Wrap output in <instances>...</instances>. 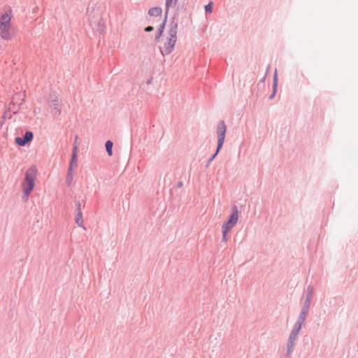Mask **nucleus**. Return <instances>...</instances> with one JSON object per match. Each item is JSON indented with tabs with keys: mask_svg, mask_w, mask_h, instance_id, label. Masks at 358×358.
<instances>
[{
	"mask_svg": "<svg viewBox=\"0 0 358 358\" xmlns=\"http://www.w3.org/2000/svg\"><path fill=\"white\" fill-rule=\"evenodd\" d=\"M307 314L305 313H302L300 311L299 315L297 318V320L296 321V324H299L301 326H303V323L305 322L306 318L307 317Z\"/></svg>",
	"mask_w": 358,
	"mask_h": 358,
	"instance_id": "obj_16",
	"label": "nucleus"
},
{
	"mask_svg": "<svg viewBox=\"0 0 358 358\" xmlns=\"http://www.w3.org/2000/svg\"><path fill=\"white\" fill-rule=\"evenodd\" d=\"M310 299L307 298L301 310V312L305 313L308 315V310H309V307H310Z\"/></svg>",
	"mask_w": 358,
	"mask_h": 358,
	"instance_id": "obj_17",
	"label": "nucleus"
},
{
	"mask_svg": "<svg viewBox=\"0 0 358 358\" xmlns=\"http://www.w3.org/2000/svg\"><path fill=\"white\" fill-rule=\"evenodd\" d=\"M73 174L74 169L72 167H69L66 174V185L68 187H70L72 184L73 180Z\"/></svg>",
	"mask_w": 358,
	"mask_h": 358,
	"instance_id": "obj_10",
	"label": "nucleus"
},
{
	"mask_svg": "<svg viewBox=\"0 0 358 358\" xmlns=\"http://www.w3.org/2000/svg\"><path fill=\"white\" fill-rule=\"evenodd\" d=\"M302 327L294 323L287 338V355H290L293 351L296 341L302 329Z\"/></svg>",
	"mask_w": 358,
	"mask_h": 358,
	"instance_id": "obj_5",
	"label": "nucleus"
},
{
	"mask_svg": "<svg viewBox=\"0 0 358 358\" xmlns=\"http://www.w3.org/2000/svg\"><path fill=\"white\" fill-rule=\"evenodd\" d=\"M37 169L33 166L29 168L24 174V178L21 183L22 191V199L27 201L29 199L30 193L35 187Z\"/></svg>",
	"mask_w": 358,
	"mask_h": 358,
	"instance_id": "obj_4",
	"label": "nucleus"
},
{
	"mask_svg": "<svg viewBox=\"0 0 358 358\" xmlns=\"http://www.w3.org/2000/svg\"><path fill=\"white\" fill-rule=\"evenodd\" d=\"M238 220V210L236 206L233 208V212L229 220L222 225V230L231 231L236 224Z\"/></svg>",
	"mask_w": 358,
	"mask_h": 358,
	"instance_id": "obj_7",
	"label": "nucleus"
},
{
	"mask_svg": "<svg viewBox=\"0 0 358 358\" xmlns=\"http://www.w3.org/2000/svg\"><path fill=\"white\" fill-rule=\"evenodd\" d=\"M77 159H78L77 155H72L69 167H72L74 169L77 166Z\"/></svg>",
	"mask_w": 358,
	"mask_h": 358,
	"instance_id": "obj_19",
	"label": "nucleus"
},
{
	"mask_svg": "<svg viewBox=\"0 0 358 358\" xmlns=\"http://www.w3.org/2000/svg\"><path fill=\"white\" fill-rule=\"evenodd\" d=\"M75 222L78 227L82 228L83 230H86V228L84 226V221L82 213H76Z\"/></svg>",
	"mask_w": 358,
	"mask_h": 358,
	"instance_id": "obj_11",
	"label": "nucleus"
},
{
	"mask_svg": "<svg viewBox=\"0 0 358 358\" xmlns=\"http://www.w3.org/2000/svg\"><path fill=\"white\" fill-rule=\"evenodd\" d=\"M229 232V231L222 230V241L224 242V243L227 242V234H228Z\"/></svg>",
	"mask_w": 358,
	"mask_h": 358,
	"instance_id": "obj_20",
	"label": "nucleus"
},
{
	"mask_svg": "<svg viewBox=\"0 0 358 358\" xmlns=\"http://www.w3.org/2000/svg\"><path fill=\"white\" fill-rule=\"evenodd\" d=\"M13 12L10 7L0 11V38L6 41L12 40L15 36V29L12 23Z\"/></svg>",
	"mask_w": 358,
	"mask_h": 358,
	"instance_id": "obj_1",
	"label": "nucleus"
},
{
	"mask_svg": "<svg viewBox=\"0 0 358 358\" xmlns=\"http://www.w3.org/2000/svg\"><path fill=\"white\" fill-rule=\"evenodd\" d=\"M178 0H164L165 9L166 10V15H169V10L173 8L177 5Z\"/></svg>",
	"mask_w": 358,
	"mask_h": 358,
	"instance_id": "obj_12",
	"label": "nucleus"
},
{
	"mask_svg": "<svg viewBox=\"0 0 358 358\" xmlns=\"http://www.w3.org/2000/svg\"><path fill=\"white\" fill-rule=\"evenodd\" d=\"M76 213H82V210H81V204L80 202H77L76 203Z\"/></svg>",
	"mask_w": 358,
	"mask_h": 358,
	"instance_id": "obj_22",
	"label": "nucleus"
},
{
	"mask_svg": "<svg viewBox=\"0 0 358 358\" xmlns=\"http://www.w3.org/2000/svg\"><path fill=\"white\" fill-rule=\"evenodd\" d=\"M72 155H77V146H76V145H75V146L73 147V153H72Z\"/></svg>",
	"mask_w": 358,
	"mask_h": 358,
	"instance_id": "obj_24",
	"label": "nucleus"
},
{
	"mask_svg": "<svg viewBox=\"0 0 358 358\" xmlns=\"http://www.w3.org/2000/svg\"><path fill=\"white\" fill-rule=\"evenodd\" d=\"M266 78V74H265L264 76L262 78L261 82L262 83L265 82Z\"/></svg>",
	"mask_w": 358,
	"mask_h": 358,
	"instance_id": "obj_25",
	"label": "nucleus"
},
{
	"mask_svg": "<svg viewBox=\"0 0 358 358\" xmlns=\"http://www.w3.org/2000/svg\"><path fill=\"white\" fill-rule=\"evenodd\" d=\"M205 10H206V12L212 13V11H213V3L210 2L208 4H207L205 6Z\"/></svg>",
	"mask_w": 358,
	"mask_h": 358,
	"instance_id": "obj_21",
	"label": "nucleus"
},
{
	"mask_svg": "<svg viewBox=\"0 0 358 358\" xmlns=\"http://www.w3.org/2000/svg\"><path fill=\"white\" fill-rule=\"evenodd\" d=\"M148 14L150 16L161 17L162 14V9L160 7L151 8L148 10Z\"/></svg>",
	"mask_w": 358,
	"mask_h": 358,
	"instance_id": "obj_13",
	"label": "nucleus"
},
{
	"mask_svg": "<svg viewBox=\"0 0 358 358\" xmlns=\"http://www.w3.org/2000/svg\"><path fill=\"white\" fill-rule=\"evenodd\" d=\"M33 133L31 131H27L24 138L17 137L15 139V143L20 145L24 146L27 143L30 142L33 139Z\"/></svg>",
	"mask_w": 358,
	"mask_h": 358,
	"instance_id": "obj_8",
	"label": "nucleus"
},
{
	"mask_svg": "<svg viewBox=\"0 0 358 358\" xmlns=\"http://www.w3.org/2000/svg\"><path fill=\"white\" fill-rule=\"evenodd\" d=\"M153 30V27L152 26H148L147 27H145V31L148 32V31H151Z\"/></svg>",
	"mask_w": 358,
	"mask_h": 358,
	"instance_id": "obj_23",
	"label": "nucleus"
},
{
	"mask_svg": "<svg viewBox=\"0 0 358 358\" xmlns=\"http://www.w3.org/2000/svg\"><path fill=\"white\" fill-rule=\"evenodd\" d=\"M277 85H278V76H277V69H275V72H274V75H273V93L269 96V99H273L275 95L276 90H277Z\"/></svg>",
	"mask_w": 358,
	"mask_h": 358,
	"instance_id": "obj_15",
	"label": "nucleus"
},
{
	"mask_svg": "<svg viewBox=\"0 0 358 358\" xmlns=\"http://www.w3.org/2000/svg\"><path fill=\"white\" fill-rule=\"evenodd\" d=\"M227 132V126L224 121H221L217 126V148L215 153L210 158L208 163H210L215 156L218 154L220 148H222Z\"/></svg>",
	"mask_w": 358,
	"mask_h": 358,
	"instance_id": "obj_6",
	"label": "nucleus"
},
{
	"mask_svg": "<svg viewBox=\"0 0 358 358\" xmlns=\"http://www.w3.org/2000/svg\"><path fill=\"white\" fill-rule=\"evenodd\" d=\"M88 22L92 32L96 35L102 34L106 28L101 8L96 4L90 5L87 8Z\"/></svg>",
	"mask_w": 358,
	"mask_h": 358,
	"instance_id": "obj_3",
	"label": "nucleus"
},
{
	"mask_svg": "<svg viewBox=\"0 0 358 358\" xmlns=\"http://www.w3.org/2000/svg\"><path fill=\"white\" fill-rule=\"evenodd\" d=\"M167 17H168V15H166V10L165 9L164 19L162 24L160 25V27H159V29L157 30V36L156 37L157 38H160L162 36V35L163 34V31L164 30V27H165V25H166Z\"/></svg>",
	"mask_w": 358,
	"mask_h": 358,
	"instance_id": "obj_14",
	"label": "nucleus"
},
{
	"mask_svg": "<svg viewBox=\"0 0 358 358\" xmlns=\"http://www.w3.org/2000/svg\"><path fill=\"white\" fill-rule=\"evenodd\" d=\"M178 25L174 20L171 21L162 40L160 52L162 55H169L173 51L178 40Z\"/></svg>",
	"mask_w": 358,
	"mask_h": 358,
	"instance_id": "obj_2",
	"label": "nucleus"
},
{
	"mask_svg": "<svg viewBox=\"0 0 358 358\" xmlns=\"http://www.w3.org/2000/svg\"><path fill=\"white\" fill-rule=\"evenodd\" d=\"M59 103L57 100H53L50 103V108L55 116H58L60 114L59 109Z\"/></svg>",
	"mask_w": 358,
	"mask_h": 358,
	"instance_id": "obj_9",
	"label": "nucleus"
},
{
	"mask_svg": "<svg viewBox=\"0 0 358 358\" xmlns=\"http://www.w3.org/2000/svg\"><path fill=\"white\" fill-rule=\"evenodd\" d=\"M105 146H106V150L108 155L109 156H112V155H113V150H112L113 142L110 141H107L106 142Z\"/></svg>",
	"mask_w": 358,
	"mask_h": 358,
	"instance_id": "obj_18",
	"label": "nucleus"
}]
</instances>
